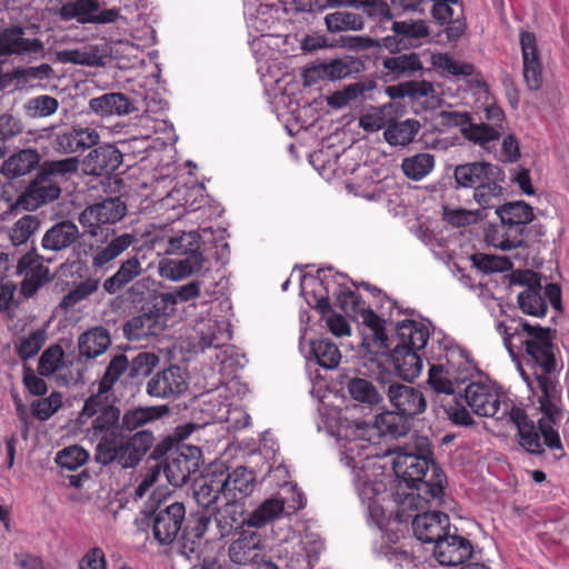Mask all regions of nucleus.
<instances>
[{
  "mask_svg": "<svg viewBox=\"0 0 569 569\" xmlns=\"http://www.w3.org/2000/svg\"><path fill=\"white\" fill-rule=\"evenodd\" d=\"M169 412L170 409L166 405L128 409L123 415L120 413L119 422L113 429L118 428V431L122 435L132 432L169 415Z\"/></svg>",
  "mask_w": 569,
  "mask_h": 569,
  "instance_id": "26",
  "label": "nucleus"
},
{
  "mask_svg": "<svg viewBox=\"0 0 569 569\" xmlns=\"http://www.w3.org/2000/svg\"><path fill=\"white\" fill-rule=\"evenodd\" d=\"M111 346V338L108 329L98 326L93 327L78 338L79 358L94 359L106 352Z\"/></svg>",
  "mask_w": 569,
  "mask_h": 569,
  "instance_id": "33",
  "label": "nucleus"
},
{
  "mask_svg": "<svg viewBox=\"0 0 569 569\" xmlns=\"http://www.w3.org/2000/svg\"><path fill=\"white\" fill-rule=\"evenodd\" d=\"M520 330L528 335V339L521 341L526 347L527 355L541 368L543 373H551L556 370V358L553 353L555 330L531 326L523 320H511L510 323L500 322L498 331L503 336V342L509 352H512L511 338L518 336Z\"/></svg>",
  "mask_w": 569,
  "mask_h": 569,
  "instance_id": "5",
  "label": "nucleus"
},
{
  "mask_svg": "<svg viewBox=\"0 0 569 569\" xmlns=\"http://www.w3.org/2000/svg\"><path fill=\"white\" fill-rule=\"evenodd\" d=\"M127 213L126 203L119 198H107L87 207L79 214V223L90 237H97L103 224H113L120 221Z\"/></svg>",
  "mask_w": 569,
  "mask_h": 569,
  "instance_id": "11",
  "label": "nucleus"
},
{
  "mask_svg": "<svg viewBox=\"0 0 569 569\" xmlns=\"http://www.w3.org/2000/svg\"><path fill=\"white\" fill-rule=\"evenodd\" d=\"M408 416L400 411H385L376 416L375 423L380 436H390L399 438L408 433L409 423Z\"/></svg>",
  "mask_w": 569,
  "mask_h": 569,
  "instance_id": "47",
  "label": "nucleus"
},
{
  "mask_svg": "<svg viewBox=\"0 0 569 569\" xmlns=\"http://www.w3.org/2000/svg\"><path fill=\"white\" fill-rule=\"evenodd\" d=\"M291 495V499L283 497H271L263 500L254 510H252L244 519L243 525L248 528L260 529L267 526L269 522L280 518L286 510V506L289 512H296L305 507V497L301 492H298L296 486H288L287 488Z\"/></svg>",
  "mask_w": 569,
  "mask_h": 569,
  "instance_id": "8",
  "label": "nucleus"
},
{
  "mask_svg": "<svg viewBox=\"0 0 569 569\" xmlns=\"http://www.w3.org/2000/svg\"><path fill=\"white\" fill-rule=\"evenodd\" d=\"M36 49V41L23 37V29L16 27L0 31V56L22 53Z\"/></svg>",
  "mask_w": 569,
  "mask_h": 569,
  "instance_id": "53",
  "label": "nucleus"
},
{
  "mask_svg": "<svg viewBox=\"0 0 569 569\" xmlns=\"http://www.w3.org/2000/svg\"><path fill=\"white\" fill-rule=\"evenodd\" d=\"M346 389L350 398L360 403L377 406L383 400L379 388L365 378L353 377L348 379Z\"/></svg>",
  "mask_w": 569,
  "mask_h": 569,
  "instance_id": "46",
  "label": "nucleus"
},
{
  "mask_svg": "<svg viewBox=\"0 0 569 569\" xmlns=\"http://www.w3.org/2000/svg\"><path fill=\"white\" fill-rule=\"evenodd\" d=\"M64 363V351L58 343L48 347L38 359V373L44 377L54 375Z\"/></svg>",
  "mask_w": 569,
  "mask_h": 569,
  "instance_id": "57",
  "label": "nucleus"
},
{
  "mask_svg": "<svg viewBox=\"0 0 569 569\" xmlns=\"http://www.w3.org/2000/svg\"><path fill=\"white\" fill-rule=\"evenodd\" d=\"M78 237V227L73 222L64 220L56 223L44 233L42 247L44 249L59 251L73 243Z\"/></svg>",
  "mask_w": 569,
  "mask_h": 569,
  "instance_id": "38",
  "label": "nucleus"
},
{
  "mask_svg": "<svg viewBox=\"0 0 569 569\" xmlns=\"http://www.w3.org/2000/svg\"><path fill=\"white\" fill-rule=\"evenodd\" d=\"M485 240L488 244L503 251L525 246L521 233L507 228L501 221L500 224L490 223L485 228Z\"/></svg>",
  "mask_w": 569,
  "mask_h": 569,
  "instance_id": "39",
  "label": "nucleus"
},
{
  "mask_svg": "<svg viewBox=\"0 0 569 569\" xmlns=\"http://www.w3.org/2000/svg\"><path fill=\"white\" fill-rule=\"evenodd\" d=\"M500 174V168L486 161H472L458 164L453 169L455 189H473L491 176Z\"/></svg>",
  "mask_w": 569,
  "mask_h": 569,
  "instance_id": "23",
  "label": "nucleus"
},
{
  "mask_svg": "<svg viewBox=\"0 0 569 569\" xmlns=\"http://www.w3.org/2000/svg\"><path fill=\"white\" fill-rule=\"evenodd\" d=\"M430 357L438 361L430 366L427 380L436 393V403L452 423L472 426L475 421L461 399H458L459 392H456L457 386L463 381L461 375L470 367L467 352L458 346L438 340L431 342Z\"/></svg>",
  "mask_w": 569,
  "mask_h": 569,
  "instance_id": "2",
  "label": "nucleus"
},
{
  "mask_svg": "<svg viewBox=\"0 0 569 569\" xmlns=\"http://www.w3.org/2000/svg\"><path fill=\"white\" fill-rule=\"evenodd\" d=\"M458 399L463 406H469L473 413L480 417H496L502 419L510 413L508 403H501L500 395L490 386L482 382H472L459 392Z\"/></svg>",
  "mask_w": 569,
  "mask_h": 569,
  "instance_id": "9",
  "label": "nucleus"
},
{
  "mask_svg": "<svg viewBox=\"0 0 569 569\" xmlns=\"http://www.w3.org/2000/svg\"><path fill=\"white\" fill-rule=\"evenodd\" d=\"M308 359L313 358L325 369H335L341 360L338 346L329 339L311 340L309 343Z\"/></svg>",
  "mask_w": 569,
  "mask_h": 569,
  "instance_id": "48",
  "label": "nucleus"
},
{
  "mask_svg": "<svg viewBox=\"0 0 569 569\" xmlns=\"http://www.w3.org/2000/svg\"><path fill=\"white\" fill-rule=\"evenodd\" d=\"M462 136L475 143L485 144L490 141H496L500 138L501 133L499 128L489 126L488 123H472L470 121L466 129H462Z\"/></svg>",
  "mask_w": 569,
  "mask_h": 569,
  "instance_id": "62",
  "label": "nucleus"
},
{
  "mask_svg": "<svg viewBox=\"0 0 569 569\" xmlns=\"http://www.w3.org/2000/svg\"><path fill=\"white\" fill-rule=\"evenodd\" d=\"M520 46L523 62V80L529 90L537 91L542 87L543 76L535 33L522 31L520 34Z\"/></svg>",
  "mask_w": 569,
  "mask_h": 569,
  "instance_id": "20",
  "label": "nucleus"
},
{
  "mask_svg": "<svg viewBox=\"0 0 569 569\" xmlns=\"http://www.w3.org/2000/svg\"><path fill=\"white\" fill-rule=\"evenodd\" d=\"M393 455L395 475L416 490L407 493L395 511V519L403 522L411 517L408 511L413 507L423 509L422 502H442L447 478L433 459L427 437L416 436L411 445L397 447Z\"/></svg>",
  "mask_w": 569,
  "mask_h": 569,
  "instance_id": "1",
  "label": "nucleus"
},
{
  "mask_svg": "<svg viewBox=\"0 0 569 569\" xmlns=\"http://www.w3.org/2000/svg\"><path fill=\"white\" fill-rule=\"evenodd\" d=\"M221 485L224 487V498L238 499L243 501L251 496L257 486V475L253 470L238 466L231 471L221 465H216Z\"/></svg>",
  "mask_w": 569,
  "mask_h": 569,
  "instance_id": "19",
  "label": "nucleus"
},
{
  "mask_svg": "<svg viewBox=\"0 0 569 569\" xmlns=\"http://www.w3.org/2000/svg\"><path fill=\"white\" fill-rule=\"evenodd\" d=\"M223 488L217 467L213 466L211 471L196 486L193 497L200 507L209 509L217 503L221 495L224 497Z\"/></svg>",
  "mask_w": 569,
  "mask_h": 569,
  "instance_id": "36",
  "label": "nucleus"
},
{
  "mask_svg": "<svg viewBox=\"0 0 569 569\" xmlns=\"http://www.w3.org/2000/svg\"><path fill=\"white\" fill-rule=\"evenodd\" d=\"M397 336L399 338L397 346H408L418 351L427 346L429 329L421 322L405 320L397 326Z\"/></svg>",
  "mask_w": 569,
  "mask_h": 569,
  "instance_id": "43",
  "label": "nucleus"
},
{
  "mask_svg": "<svg viewBox=\"0 0 569 569\" xmlns=\"http://www.w3.org/2000/svg\"><path fill=\"white\" fill-rule=\"evenodd\" d=\"M548 373L537 376L538 387L541 391L539 397L540 410L543 418L538 421V429L541 431L545 445L550 449H558L560 453L558 457H563L565 451L561 446L558 432L552 428L556 423L557 417L560 415L559 399L560 396L557 390L556 382L551 380Z\"/></svg>",
  "mask_w": 569,
  "mask_h": 569,
  "instance_id": "6",
  "label": "nucleus"
},
{
  "mask_svg": "<svg viewBox=\"0 0 569 569\" xmlns=\"http://www.w3.org/2000/svg\"><path fill=\"white\" fill-rule=\"evenodd\" d=\"M377 82L372 79H365L345 86L326 98L327 104L332 109H342L352 102L367 97V93L376 89Z\"/></svg>",
  "mask_w": 569,
  "mask_h": 569,
  "instance_id": "32",
  "label": "nucleus"
},
{
  "mask_svg": "<svg viewBox=\"0 0 569 569\" xmlns=\"http://www.w3.org/2000/svg\"><path fill=\"white\" fill-rule=\"evenodd\" d=\"M138 241L137 236L133 233H121L113 237L102 247H97L92 256V267L94 269H102L119 258L124 251Z\"/></svg>",
  "mask_w": 569,
  "mask_h": 569,
  "instance_id": "31",
  "label": "nucleus"
},
{
  "mask_svg": "<svg viewBox=\"0 0 569 569\" xmlns=\"http://www.w3.org/2000/svg\"><path fill=\"white\" fill-rule=\"evenodd\" d=\"M152 535L161 546L171 545L182 528L186 519V507L182 502H172L158 507L151 515Z\"/></svg>",
  "mask_w": 569,
  "mask_h": 569,
  "instance_id": "14",
  "label": "nucleus"
},
{
  "mask_svg": "<svg viewBox=\"0 0 569 569\" xmlns=\"http://www.w3.org/2000/svg\"><path fill=\"white\" fill-rule=\"evenodd\" d=\"M60 16L64 20L77 19L80 23L107 24L118 20L120 10L116 8L100 10V3L97 0H74L61 7Z\"/></svg>",
  "mask_w": 569,
  "mask_h": 569,
  "instance_id": "16",
  "label": "nucleus"
},
{
  "mask_svg": "<svg viewBox=\"0 0 569 569\" xmlns=\"http://www.w3.org/2000/svg\"><path fill=\"white\" fill-rule=\"evenodd\" d=\"M194 331L198 339L196 347L201 351L208 348H219L223 345L224 338H229L223 325L212 319L198 321Z\"/></svg>",
  "mask_w": 569,
  "mask_h": 569,
  "instance_id": "40",
  "label": "nucleus"
},
{
  "mask_svg": "<svg viewBox=\"0 0 569 569\" xmlns=\"http://www.w3.org/2000/svg\"><path fill=\"white\" fill-rule=\"evenodd\" d=\"M164 330L159 310L149 308L131 317L122 327L124 337L131 341H139L150 337H157Z\"/></svg>",
  "mask_w": 569,
  "mask_h": 569,
  "instance_id": "22",
  "label": "nucleus"
},
{
  "mask_svg": "<svg viewBox=\"0 0 569 569\" xmlns=\"http://www.w3.org/2000/svg\"><path fill=\"white\" fill-rule=\"evenodd\" d=\"M503 181L505 173L500 169V174L491 176V179L486 180L473 191V199L481 209H497L500 206L505 193V188L501 186Z\"/></svg>",
  "mask_w": 569,
  "mask_h": 569,
  "instance_id": "42",
  "label": "nucleus"
},
{
  "mask_svg": "<svg viewBox=\"0 0 569 569\" xmlns=\"http://www.w3.org/2000/svg\"><path fill=\"white\" fill-rule=\"evenodd\" d=\"M16 272L21 277L20 293L26 298L36 293V247L19 259Z\"/></svg>",
  "mask_w": 569,
  "mask_h": 569,
  "instance_id": "51",
  "label": "nucleus"
},
{
  "mask_svg": "<svg viewBox=\"0 0 569 569\" xmlns=\"http://www.w3.org/2000/svg\"><path fill=\"white\" fill-rule=\"evenodd\" d=\"M200 248V236L197 231L181 232L177 236H170L167 240L163 253L184 254Z\"/></svg>",
  "mask_w": 569,
  "mask_h": 569,
  "instance_id": "56",
  "label": "nucleus"
},
{
  "mask_svg": "<svg viewBox=\"0 0 569 569\" xmlns=\"http://www.w3.org/2000/svg\"><path fill=\"white\" fill-rule=\"evenodd\" d=\"M189 375L178 365L159 370L146 385V392L152 398L174 399L188 390Z\"/></svg>",
  "mask_w": 569,
  "mask_h": 569,
  "instance_id": "12",
  "label": "nucleus"
},
{
  "mask_svg": "<svg viewBox=\"0 0 569 569\" xmlns=\"http://www.w3.org/2000/svg\"><path fill=\"white\" fill-rule=\"evenodd\" d=\"M382 67L388 71V74L392 76L395 79L409 77L422 70L420 57L416 52L386 58L382 61Z\"/></svg>",
  "mask_w": 569,
  "mask_h": 569,
  "instance_id": "49",
  "label": "nucleus"
},
{
  "mask_svg": "<svg viewBox=\"0 0 569 569\" xmlns=\"http://www.w3.org/2000/svg\"><path fill=\"white\" fill-rule=\"evenodd\" d=\"M194 465L187 460L186 457L177 456L171 451L166 459L163 466V473L170 485L173 487H182L188 482L190 476L196 473Z\"/></svg>",
  "mask_w": 569,
  "mask_h": 569,
  "instance_id": "45",
  "label": "nucleus"
},
{
  "mask_svg": "<svg viewBox=\"0 0 569 569\" xmlns=\"http://www.w3.org/2000/svg\"><path fill=\"white\" fill-rule=\"evenodd\" d=\"M435 168V156L431 153H417L407 157L401 162L403 174L413 181H420L427 177Z\"/></svg>",
  "mask_w": 569,
  "mask_h": 569,
  "instance_id": "54",
  "label": "nucleus"
},
{
  "mask_svg": "<svg viewBox=\"0 0 569 569\" xmlns=\"http://www.w3.org/2000/svg\"><path fill=\"white\" fill-rule=\"evenodd\" d=\"M363 62L355 57L345 56L312 63L301 72L305 87H311L323 81H340L363 70Z\"/></svg>",
  "mask_w": 569,
  "mask_h": 569,
  "instance_id": "7",
  "label": "nucleus"
},
{
  "mask_svg": "<svg viewBox=\"0 0 569 569\" xmlns=\"http://www.w3.org/2000/svg\"><path fill=\"white\" fill-rule=\"evenodd\" d=\"M80 160L76 157L66 158L62 160L44 161L38 164V173L40 178L50 181H59V179H68L71 174L78 171Z\"/></svg>",
  "mask_w": 569,
  "mask_h": 569,
  "instance_id": "50",
  "label": "nucleus"
},
{
  "mask_svg": "<svg viewBox=\"0 0 569 569\" xmlns=\"http://www.w3.org/2000/svg\"><path fill=\"white\" fill-rule=\"evenodd\" d=\"M510 420L517 426L520 437V446L529 453L540 455L543 452L540 442L541 431H537L533 421L529 420L526 412L518 407L512 406L509 413Z\"/></svg>",
  "mask_w": 569,
  "mask_h": 569,
  "instance_id": "29",
  "label": "nucleus"
},
{
  "mask_svg": "<svg viewBox=\"0 0 569 569\" xmlns=\"http://www.w3.org/2000/svg\"><path fill=\"white\" fill-rule=\"evenodd\" d=\"M325 24L329 33L360 31L365 28V20L359 13L336 11L325 17Z\"/></svg>",
  "mask_w": 569,
  "mask_h": 569,
  "instance_id": "52",
  "label": "nucleus"
},
{
  "mask_svg": "<svg viewBox=\"0 0 569 569\" xmlns=\"http://www.w3.org/2000/svg\"><path fill=\"white\" fill-rule=\"evenodd\" d=\"M99 143V132L89 127H72L56 136V149L62 153L81 152Z\"/></svg>",
  "mask_w": 569,
  "mask_h": 569,
  "instance_id": "24",
  "label": "nucleus"
},
{
  "mask_svg": "<svg viewBox=\"0 0 569 569\" xmlns=\"http://www.w3.org/2000/svg\"><path fill=\"white\" fill-rule=\"evenodd\" d=\"M443 219L452 227H467L485 219L482 210H468L463 208L451 209L443 207Z\"/></svg>",
  "mask_w": 569,
  "mask_h": 569,
  "instance_id": "59",
  "label": "nucleus"
},
{
  "mask_svg": "<svg viewBox=\"0 0 569 569\" xmlns=\"http://www.w3.org/2000/svg\"><path fill=\"white\" fill-rule=\"evenodd\" d=\"M518 303L520 309L530 316L543 317L547 312V302L540 290L526 289L519 293Z\"/></svg>",
  "mask_w": 569,
  "mask_h": 569,
  "instance_id": "60",
  "label": "nucleus"
},
{
  "mask_svg": "<svg viewBox=\"0 0 569 569\" xmlns=\"http://www.w3.org/2000/svg\"><path fill=\"white\" fill-rule=\"evenodd\" d=\"M496 213L507 228L519 231L521 238L526 226L535 219L533 208L525 201L506 202L497 207Z\"/></svg>",
  "mask_w": 569,
  "mask_h": 569,
  "instance_id": "28",
  "label": "nucleus"
},
{
  "mask_svg": "<svg viewBox=\"0 0 569 569\" xmlns=\"http://www.w3.org/2000/svg\"><path fill=\"white\" fill-rule=\"evenodd\" d=\"M122 161V152L116 146L103 143L93 147L79 166L86 176L104 177L114 172Z\"/></svg>",
  "mask_w": 569,
  "mask_h": 569,
  "instance_id": "17",
  "label": "nucleus"
},
{
  "mask_svg": "<svg viewBox=\"0 0 569 569\" xmlns=\"http://www.w3.org/2000/svg\"><path fill=\"white\" fill-rule=\"evenodd\" d=\"M129 369V360L120 353L111 359L103 377L98 383V389L89 396L79 413L78 421L86 425L90 419L94 432H103L113 429L120 419V408L116 406V399L110 395L114 383Z\"/></svg>",
  "mask_w": 569,
  "mask_h": 569,
  "instance_id": "3",
  "label": "nucleus"
},
{
  "mask_svg": "<svg viewBox=\"0 0 569 569\" xmlns=\"http://www.w3.org/2000/svg\"><path fill=\"white\" fill-rule=\"evenodd\" d=\"M228 557L238 566L252 567L266 558L264 545L259 532L250 528H241L237 538L228 547Z\"/></svg>",
  "mask_w": 569,
  "mask_h": 569,
  "instance_id": "15",
  "label": "nucleus"
},
{
  "mask_svg": "<svg viewBox=\"0 0 569 569\" xmlns=\"http://www.w3.org/2000/svg\"><path fill=\"white\" fill-rule=\"evenodd\" d=\"M143 271L140 258L137 254L131 256L123 260L117 271L103 281V290L109 295H116L138 280Z\"/></svg>",
  "mask_w": 569,
  "mask_h": 569,
  "instance_id": "27",
  "label": "nucleus"
},
{
  "mask_svg": "<svg viewBox=\"0 0 569 569\" xmlns=\"http://www.w3.org/2000/svg\"><path fill=\"white\" fill-rule=\"evenodd\" d=\"M36 169V151L32 149L20 150L7 160L0 168V173L9 180H13L31 173Z\"/></svg>",
  "mask_w": 569,
  "mask_h": 569,
  "instance_id": "41",
  "label": "nucleus"
},
{
  "mask_svg": "<svg viewBox=\"0 0 569 569\" xmlns=\"http://www.w3.org/2000/svg\"><path fill=\"white\" fill-rule=\"evenodd\" d=\"M426 507H413L408 512L411 517L406 521H412L413 533L418 540L423 543L436 545L446 533L450 527L449 517L441 511H428L427 509L432 506H439L436 501L423 503Z\"/></svg>",
  "mask_w": 569,
  "mask_h": 569,
  "instance_id": "10",
  "label": "nucleus"
},
{
  "mask_svg": "<svg viewBox=\"0 0 569 569\" xmlns=\"http://www.w3.org/2000/svg\"><path fill=\"white\" fill-rule=\"evenodd\" d=\"M89 108L101 117L126 116L137 111L132 101L121 92H110L92 98L89 101Z\"/></svg>",
  "mask_w": 569,
  "mask_h": 569,
  "instance_id": "30",
  "label": "nucleus"
},
{
  "mask_svg": "<svg viewBox=\"0 0 569 569\" xmlns=\"http://www.w3.org/2000/svg\"><path fill=\"white\" fill-rule=\"evenodd\" d=\"M391 30L401 37L405 48H417L430 36L425 20L393 21Z\"/></svg>",
  "mask_w": 569,
  "mask_h": 569,
  "instance_id": "44",
  "label": "nucleus"
},
{
  "mask_svg": "<svg viewBox=\"0 0 569 569\" xmlns=\"http://www.w3.org/2000/svg\"><path fill=\"white\" fill-rule=\"evenodd\" d=\"M473 552L471 542L461 536H443L433 547V556L442 566H458L468 560Z\"/></svg>",
  "mask_w": 569,
  "mask_h": 569,
  "instance_id": "21",
  "label": "nucleus"
},
{
  "mask_svg": "<svg viewBox=\"0 0 569 569\" xmlns=\"http://www.w3.org/2000/svg\"><path fill=\"white\" fill-rule=\"evenodd\" d=\"M359 447L360 446L358 443L348 442L340 461L355 473L353 482L360 498L362 500H370L380 492L382 483L372 481L366 468L363 466H358L360 461L356 460L352 453Z\"/></svg>",
  "mask_w": 569,
  "mask_h": 569,
  "instance_id": "25",
  "label": "nucleus"
},
{
  "mask_svg": "<svg viewBox=\"0 0 569 569\" xmlns=\"http://www.w3.org/2000/svg\"><path fill=\"white\" fill-rule=\"evenodd\" d=\"M92 431H94L91 428ZM96 446L94 460L102 466L117 465L121 469H134L142 461L154 443V436L150 430H139L126 440L119 439L123 435L114 429L103 432Z\"/></svg>",
  "mask_w": 569,
  "mask_h": 569,
  "instance_id": "4",
  "label": "nucleus"
},
{
  "mask_svg": "<svg viewBox=\"0 0 569 569\" xmlns=\"http://www.w3.org/2000/svg\"><path fill=\"white\" fill-rule=\"evenodd\" d=\"M160 358L154 352H139L131 362H129V377L134 379L148 377L158 367Z\"/></svg>",
  "mask_w": 569,
  "mask_h": 569,
  "instance_id": "61",
  "label": "nucleus"
},
{
  "mask_svg": "<svg viewBox=\"0 0 569 569\" xmlns=\"http://www.w3.org/2000/svg\"><path fill=\"white\" fill-rule=\"evenodd\" d=\"M226 502L221 507L214 508V516L219 517L223 521H228L230 526H234L237 528V532L241 530V528H246L247 525H243V519L246 517V508L244 502L238 499L224 498Z\"/></svg>",
  "mask_w": 569,
  "mask_h": 569,
  "instance_id": "55",
  "label": "nucleus"
},
{
  "mask_svg": "<svg viewBox=\"0 0 569 569\" xmlns=\"http://www.w3.org/2000/svg\"><path fill=\"white\" fill-rule=\"evenodd\" d=\"M472 264L480 271L490 272H503L511 269L512 263L506 257L492 256L486 253H473L471 256Z\"/></svg>",
  "mask_w": 569,
  "mask_h": 569,
  "instance_id": "63",
  "label": "nucleus"
},
{
  "mask_svg": "<svg viewBox=\"0 0 569 569\" xmlns=\"http://www.w3.org/2000/svg\"><path fill=\"white\" fill-rule=\"evenodd\" d=\"M99 284V279H86L84 281L76 284L66 296H63L59 307L66 310L73 308L77 303L93 295L98 290Z\"/></svg>",
  "mask_w": 569,
  "mask_h": 569,
  "instance_id": "58",
  "label": "nucleus"
},
{
  "mask_svg": "<svg viewBox=\"0 0 569 569\" xmlns=\"http://www.w3.org/2000/svg\"><path fill=\"white\" fill-rule=\"evenodd\" d=\"M14 350L23 363V385L30 395H36V373L29 363L36 356V331H30L26 337H19L14 342Z\"/></svg>",
  "mask_w": 569,
  "mask_h": 569,
  "instance_id": "34",
  "label": "nucleus"
},
{
  "mask_svg": "<svg viewBox=\"0 0 569 569\" xmlns=\"http://www.w3.org/2000/svg\"><path fill=\"white\" fill-rule=\"evenodd\" d=\"M432 17L440 24H447L443 32L448 41H458L467 30L463 4L460 0H432Z\"/></svg>",
  "mask_w": 569,
  "mask_h": 569,
  "instance_id": "18",
  "label": "nucleus"
},
{
  "mask_svg": "<svg viewBox=\"0 0 569 569\" xmlns=\"http://www.w3.org/2000/svg\"><path fill=\"white\" fill-rule=\"evenodd\" d=\"M420 129L421 124L416 119L398 121L392 117L383 131V138L391 147H407L415 140Z\"/></svg>",
  "mask_w": 569,
  "mask_h": 569,
  "instance_id": "37",
  "label": "nucleus"
},
{
  "mask_svg": "<svg viewBox=\"0 0 569 569\" xmlns=\"http://www.w3.org/2000/svg\"><path fill=\"white\" fill-rule=\"evenodd\" d=\"M377 381L386 389L391 406L402 415L413 418L426 411L427 400L421 390L400 382H388L382 376Z\"/></svg>",
  "mask_w": 569,
  "mask_h": 569,
  "instance_id": "13",
  "label": "nucleus"
},
{
  "mask_svg": "<svg viewBox=\"0 0 569 569\" xmlns=\"http://www.w3.org/2000/svg\"><path fill=\"white\" fill-rule=\"evenodd\" d=\"M36 232V216L24 214L9 230V239L16 247L27 243Z\"/></svg>",
  "mask_w": 569,
  "mask_h": 569,
  "instance_id": "64",
  "label": "nucleus"
},
{
  "mask_svg": "<svg viewBox=\"0 0 569 569\" xmlns=\"http://www.w3.org/2000/svg\"><path fill=\"white\" fill-rule=\"evenodd\" d=\"M391 359L399 377L403 380L411 381L417 378L422 369V360L417 350L410 349L408 346H395Z\"/></svg>",
  "mask_w": 569,
  "mask_h": 569,
  "instance_id": "35",
  "label": "nucleus"
}]
</instances>
